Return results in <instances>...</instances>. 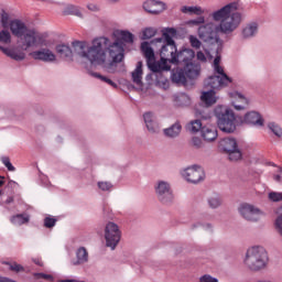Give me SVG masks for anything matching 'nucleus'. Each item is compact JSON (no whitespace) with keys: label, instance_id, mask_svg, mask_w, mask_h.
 I'll return each instance as SVG.
<instances>
[{"label":"nucleus","instance_id":"nucleus-1","mask_svg":"<svg viewBox=\"0 0 282 282\" xmlns=\"http://www.w3.org/2000/svg\"><path fill=\"white\" fill-rule=\"evenodd\" d=\"M124 43H133V34L129 31H120L119 39L111 42L108 37H97L91 44L85 41H74L72 43L75 53L80 58H86L91 65H105L107 63V52L111 63H122L124 61Z\"/></svg>","mask_w":282,"mask_h":282},{"label":"nucleus","instance_id":"nucleus-2","mask_svg":"<svg viewBox=\"0 0 282 282\" xmlns=\"http://www.w3.org/2000/svg\"><path fill=\"white\" fill-rule=\"evenodd\" d=\"M237 10H239V3L230 2L212 12L210 18L214 22H207L198 28L200 41L215 45L220 41L219 34L230 35L236 30H239V26L246 19V14Z\"/></svg>","mask_w":282,"mask_h":282},{"label":"nucleus","instance_id":"nucleus-3","mask_svg":"<svg viewBox=\"0 0 282 282\" xmlns=\"http://www.w3.org/2000/svg\"><path fill=\"white\" fill-rule=\"evenodd\" d=\"M175 34H177V30L167 28L163 30V37L154 40L155 43H164L161 46L160 57L161 65H163L165 72L171 70V65H169V63L173 64V58H175L177 54V45H175V40H173Z\"/></svg>","mask_w":282,"mask_h":282},{"label":"nucleus","instance_id":"nucleus-4","mask_svg":"<svg viewBox=\"0 0 282 282\" xmlns=\"http://www.w3.org/2000/svg\"><path fill=\"white\" fill-rule=\"evenodd\" d=\"M268 261L265 248L256 246L247 250L243 263L251 272H261V270H265Z\"/></svg>","mask_w":282,"mask_h":282},{"label":"nucleus","instance_id":"nucleus-5","mask_svg":"<svg viewBox=\"0 0 282 282\" xmlns=\"http://www.w3.org/2000/svg\"><path fill=\"white\" fill-rule=\"evenodd\" d=\"M214 112L217 118V127L223 133H235L237 131L239 121H237V116L232 109L228 106H217Z\"/></svg>","mask_w":282,"mask_h":282},{"label":"nucleus","instance_id":"nucleus-6","mask_svg":"<svg viewBox=\"0 0 282 282\" xmlns=\"http://www.w3.org/2000/svg\"><path fill=\"white\" fill-rule=\"evenodd\" d=\"M214 72L217 75H212L205 79V87L208 89H224L232 83V78L229 77L221 65L214 66Z\"/></svg>","mask_w":282,"mask_h":282},{"label":"nucleus","instance_id":"nucleus-7","mask_svg":"<svg viewBox=\"0 0 282 282\" xmlns=\"http://www.w3.org/2000/svg\"><path fill=\"white\" fill-rule=\"evenodd\" d=\"M122 238V231H120V227L116 223H108L105 227V240L107 248L115 250L118 248V243H120V239Z\"/></svg>","mask_w":282,"mask_h":282},{"label":"nucleus","instance_id":"nucleus-8","mask_svg":"<svg viewBox=\"0 0 282 282\" xmlns=\"http://www.w3.org/2000/svg\"><path fill=\"white\" fill-rule=\"evenodd\" d=\"M219 148L221 151L228 154V159L230 162H237L241 160V150H239V145L237 144V140L234 138H225L220 140Z\"/></svg>","mask_w":282,"mask_h":282},{"label":"nucleus","instance_id":"nucleus-9","mask_svg":"<svg viewBox=\"0 0 282 282\" xmlns=\"http://www.w3.org/2000/svg\"><path fill=\"white\" fill-rule=\"evenodd\" d=\"M238 212L240 217L246 219V221H259L261 219V215H263L259 207L248 203L240 204Z\"/></svg>","mask_w":282,"mask_h":282},{"label":"nucleus","instance_id":"nucleus-10","mask_svg":"<svg viewBox=\"0 0 282 282\" xmlns=\"http://www.w3.org/2000/svg\"><path fill=\"white\" fill-rule=\"evenodd\" d=\"M155 194L161 204H173V189L169 182L159 181L155 185Z\"/></svg>","mask_w":282,"mask_h":282},{"label":"nucleus","instance_id":"nucleus-11","mask_svg":"<svg viewBox=\"0 0 282 282\" xmlns=\"http://www.w3.org/2000/svg\"><path fill=\"white\" fill-rule=\"evenodd\" d=\"M182 176L186 182H189V184H199V182H204L206 180V173L204 172V169L202 166H189L183 170Z\"/></svg>","mask_w":282,"mask_h":282},{"label":"nucleus","instance_id":"nucleus-12","mask_svg":"<svg viewBox=\"0 0 282 282\" xmlns=\"http://www.w3.org/2000/svg\"><path fill=\"white\" fill-rule=\"evenodd\" d=\"M194 58L195 51L193 48H182L178 52L176 51V56L172 58V65H181V63L188 65Z\"/></svg>","mask_w":282,"mask_h":282},{"label":"nucleus","instance_id":"nucleus-13","mask_svg":"<svg viewBox=\"0 0 282 282\" xmlns=\"http://www.w3.org/2000/svg\"><path fill=\"white\" fill-rule=\"evenodd\" d=\"M143 10L149 14H161L166 10V3L160 0H147L143 2Z\"/></svg>","mask_w":282,"mask_h":282},{"label":"nucleus","instance_id":"nucleus-14","mask_svg":"<svg viewBox=\"0 0 282 282\" xmlns=\"http://www.w3.org/2000/svg\"><path fill=\"white\" fill-rule=\"evenodd\" d=\"M257 34H259V22L254 21L246 23L240 33L243 41H250V39L257 37Z\"/></svg>","mask_w":282,"mask_h":282},{"label":"nucleus","instance_id":"nucleus-15","mask_svg":"<svg viewBox=\"0 0 282 282\" xmlns=\"http://www.w3.org/2000/svg\"><path fill=\"white\" fill-rule=\"evenodd\" d=\"M20 39L22 41V50H30V47H34L36 45L41 36L37 35L36 31L29 29Z\"/></svg>","mask_w":282,"mask_h":282},{"label":"nucleus","instance_id":"nucleus-16","mask_svg":"<svg viewBox=\"0 0 282 282\" xmlns=\"http://www.w3.org/2000/svg\"><path fill=\"white\" fill-rule=\"evenodd\" d=\"M34 61H43L44 63H52L56 61V54L50 48H41L31 53Z\"/></svg>","mask_w":282,"mask_h":282},{"label":"nucleus","instance_id":"nucleus-17","mask_svg":"<svg viewBox=\"0 0 282 282\" xmlns=\"http://www.w3.org/2000/svg\"><path fill=\"white\" fill-rule=\"evenodd\" d=\"M9 28L11 30V34L17 36V39H22L25 31H28V25L20 19H14L10 21Z\"/></svg>","mask_w":282,"mask_h":282},{"label":"nucleus","instance_id":"nucleus-18","mask_svg":"<svg viewBox=\"0 0 282 282\" xmlns=\"http://www.w3.org/2000/svg\"><path fill=\"white\" fill-rule=\"evenodd\" d=\"M240 124H251V127H263V118L257 111L247 112Z\"/></svg>","mask_w":282,"mask_h":282},{"label":"nucleus","instance_id":"nucleus-19","mask_svg":"<svg viewBox=\"0 0 282 282\" xmlns=\"http://www.w3.org/2000/svg\"><path fill=\"white\" fill-rule=\"evenodd\" d=\"M143 120L145 122V127L149 133H160V123L158 122V119L155 118V115H153V112H145L143 115Z\"/></svg>","mask_w":282,"mask_h":282},{"label":"nucleus","instance_id":"nucleus-20","mask_svg":"<svg viewBox=\"0 0 282 282\" xmlns=\"http://www.w3.org/2000/svg\"><path fill=\"white\" fill-rule=\"evenodd\" d=\"M184 72L186 78H189V80H195V78H199V74L202 73V65L199 63H193L186 64L184 66Z\"/></svg>","mask_w":282,"mask_h":282},{"label":"nucleus","instance_id":"nucleus-21","mask_svg":"<svg viewBox=\"0 0 282 282\" xmlns=\"http://www.w3.org/2000/svg\"><path fill=\"white\" fill-rule=\"evenodd\" d=\"M89 261V252L85 247H80L76 251V260L72 261V265H85Z\"/></svg>","mask_w":282,"mask_h":282},{"label":"nucleus","instance_id":"nucleus-22","mask_svg":"<svg viewBox=\"0 0 282 282\" xmlns=\"http://www.w3.org/2000/svg\"><path fill=\"white\" fill-rule=\"evenodd\" d=\"M165 138H177L182 133V124L180 122L173 123L170 128L163 130Z\"/></svg>","mask_w":282,"mask_h":282},{"label":"nucleus","instance_id":"nucleus-23","mask_svg":"<svg viewBox=\"0 0 282 282\" xmlns=\"http://www.w3.org/2000/svg\"><path fill=\"white\" fill-rule=\"evenodd\" d=\"M0 51L6 54V56H9V58H12L13 61H25V53L23 52H17L14 50L0 46Z\"/></svg>","mask_w":282,"mask_h":282},{"label":"nucleus","instance_id":"nucleus-24","mask_svg":"<svg viewBox=\"0 0 282 282\" xmlns=\"http://www.w3.org/2000/svg\"><path fill=\"white\" fill-rule=\"evenodd\" d=\"M56 52L61 58H66L67 61H72L74 58V52L72 48L65 44H59L56 46Z\"/></svg>","mask_w":282,"mask_h":282},{"label":"nucleus","instance_id":"nucleus-25","mask_svg":"<svg viewBox=\"0 0 282 282\" xmlns=\"http://www.w3.org/2000/svg\"><path fill=\"white\" fill-rule=\"evenodd\" d=\"M215 90H216L215 88H210L209 90L204 91L200 96L202 102H205V105H207L208 107H210L212 105H215V102H217Z\"/></svg>","mask_w":282,"mask_h":282},{"label":"nucleus","instance_id":"nucleus-26","mask_svg":"<svg viewBox=\"0 0 282 282\" xmlns=\"http://www.w3.org/2000/svg\"><path fill=\"white\" fill-rule=\"evenodd\" d=\"M200 133H202V138L206 142H214V140H217V129L215 128L203 127Z\"/></svg>","mask_w":282,"mask_h":282},{"label":"nucleus","instance_id":"nucleus-27","mask_svg":"<svg viewBox=\"0 0 282 282\" xmlns=\"http://www.w3.org/2000/svg\"><path fill=\"white\" fill-rule=\"evenodd\" d=\"M141 52H143L148 63H153V61H155V52H153V48L149 42L141 43Z\"/></svg>","mask_w":282,"mask_h":282},{"label":"nucleus","instance_id":"nucleus-28","mask_svg":"<svg viewBox=\"0 0 282 282\" xmlns=\"http://www.w3.org/2000/svg\"><path fill=\"white\" fill-rule=\"evenodd\" d=\"M171 78L172 83H175L176 85H186V73L184 72V68L173 70Z\"/></svg>","mask_w":282,"mask_h":282},{"label":"nucleus","instance_id":"nucleus-29","mask_svg":"<svg viewBox=\"0 0 282 282\" xmlns=\"http://www.w3.org/2000/svg\"><path fill=\"white\" fill-rule=\"evenodd\" d=\"M235 98H238V100L241 104H236V101L232 102V107L235 108L236 111H243L249 105L248 98H246L241 93H235Z\"/></svg>","mask_w":282,"mask_h":282},{"label":"nucleus","instance_id":"nucleus-30","mask_svg":"<svg viewBox=\"0 0 282 282\" xmlns=\"http://www.w3.org/2000/svg\"><path fill=\"white\" fill-rule=\"evenodd\" d=\"M132 80L135 85H142V62L137 63V67L132 72Z\"/></svg>","mask_w":282,"mask_h":282},{"label":"nucleus","instance_id":"nucleus-31","mask_svg":"<svg viewBox=\"0 0 282 282\" xmlns=\"http://www.w3.org/2000/svg\"><path fill=\"white\" fill-rule=\"evenodd\" d=\"M29 221V215L18 214L11 217V224H14V226H23V224H28Z\"/></svg>","mask_w":282,"mask_h":282},{"label":"nucleus","instance_id":"nucleus-32","mask_svg":"<svg viewBox=\"0 0 282 282\" xmlns=\"http://www.w3.org/2000/svg\"><path fill=\"white\" fill-rule=\"evenodd\" d=\"M207 204L213 209L219 208L223 204L221 196H219V194H213L207 198Z\"/></svg>","mask_w":282,"mask_h":282},{"label":"nucleus","instance_id":"nucleus-33","mask_svg":"<svg viewBox=\"0 0 282 282\" xmlns=\"http://www.w3.org/2000/svg\"><path fill=\"white\" fill-rule=\"evenodd\" d=\"M187 131H189V133H198V131L202 132V129H204V127H202V120L196 119L194 121H191L187 126H186Z\"/></svg>","mask_w":282,"mask_h":282},{"label":"nucleus","instance_id":"nucleus-34","mask_svg":"<svg viewBox=\"0 0 282 282\" xmlns=\"http://www.w3.org/2000/svg\"><path fill=\"white\" fill-rule=\"evenodd\" d=\"M181 12L183 14H204V9L202 7H182Z\"/></svg>","mask_w":282,"mask_h":282},{"label":"nucleus","instance_id":"nucleus-35","mask_svg":"<svg viewBox=\"0 0 282 282\" xmlns=\"http://www.w3.org/2000/svg\"><path fill=\"white\" fill-rule=\"evenodd\" d=\"M156 34H158V29L149 26L142 31V39L143 41H147L149 39H153V36H155Z\"/></svg>","mask_w":282,"mask_h":282},{"label":"nucleus","instance_id":"nucleus-36","mask_svg":"<svg viewBox=\"0 0 282 282\" xmlns=\"http://www.w3.org/2000/svg\"><path fill=\"white\" fill-rule=\"evenodd\" d=\"M91 76H94V78H99V80L107 83V85H110V87H113L115 89H116V87H118L117 83L111 80L109 77H105V76L100 75V73H93Z\"/></svg>","mask_w":282,"mask_h":282},{"label":"nucleus","instance_id":"nucleus-37","mask_svg":"<svg viewBox=\"0 0 282 282\" xmlns=\"http://www.w3.org/2000/svg\"><path fill=\"white\" fill-rule=\"evenodd\" d=\"M278 218L275 219V228L282 237V206L276 210Z\"/></svg>","mask_w":282,"mask_h":282},{"label":"nucleus","instance_id":"nucleus-38","mask_svg":"<svg viewBox=\"0 0 282 282\" xmlns=\"http://www.w3.org/2000/svg\"><path fill=\"white\" fill-rule=\"evenodd\" d=\"M12 41V35L10 34L9 31H1L0 32V43H11Z\"/></svg>","mask_w":282,"mask_h":282},{"label":"nucleus","instance_id":"nucleus-39","mask_svg":"<svg viewBox=\"0 0 282 282\" xmlns=\"http://www.w3.org/2000/svg\"><path fill=\"white\" fill-rule=\"evenodd\" d=\"M6 265H9V270H11V272H23L25 269L23 268V265L17 263V262H13V263H10V262H4Z\"/></svg>","mask_w":282,"mask_h":282},{"label":"nucleus","instance_id":"nucleus-40","mask_svg":"<svg viewBox=\"0 0 282 282\" xmlns=\"http://www.w3.org/2000/svg\"><path fill=\"white\" fill-rule=\"evenodd\" d=\"M269 129L276 135V138H282V129L276 123H269Z\"/></svg>","mask_w":282,"mask_h":282},{"label":"nucleus","instance_id":"nucleus-41","mask_svg":"<svg viewBox=\"0 0 282 282\" xmlns=\"http://www.w3.org/2000/svg\"><path fill=\"white\" fill-rule=\"evenodd\" d=\"M56 221H58V219L52 217V216H47L44 218V228H54V226H56Z\"/></svg>","mask_w":282,"mask_h":282},{"label":"nucleus","instance_id":"nucleus-42","mask_svg":"<svg viewBox=\"0 0 282 282\" xmlns=\"http://www.w3.org/2000/svg\"><path fill=\"white\" fill-rule=\"evenodd\" d=\"M148 67L149 69H151V72H160V69H164V65H162V62L160 63V65L155 64V61L153 62H148Z\"/></svg>","mask_w":282,"mask_h":282},{"label":"nucleus","instance_id":"nucleus-43","mask_svg":"<svg viewBox=\"0 0 282 282\" xmlns=\"http://www.w3.org/2000/svg\"><path fill=\"white\" fill-rule=\"evenodd\" d=\"M189 43L195 50H199V47H202V41H199L197 36L189 35Z\"/></svg>","mask_w":282,"mask_h":282},{"label":"nucleus","instance_id":"nucleus-44","mask_svg":"<svg viewBox=\"0 0 282 282\" xmlns=\"http://www.w3.org/2000/svg\"><path fill=\"white\" fill-rule=\"evenodd\" d=\"M34 279L37 281L41 279H44L45 281H54V276L52 274H46V273H33Z\"/></svg>","mask_w":282,"mask_h":282},{"label":"nucleus","instance_id":"nucleus-45","mask_svg":"<svg viewBox=\"0 0 282 282\" xmlns=\"http://www.w3.org/2000/svg\"><path fill=\"white\" fill-rule=\"evenodd\" d=\"M204 23H206V18H204V15L188 21V25H204Z\"/></svg>","mask_w":282,"mask_h":282},{"label":"nucleus","instance_id":"nucleus-46","mask_svg":"<svg viewBox=\"0 0 282 282\" xmlns=\"http://www.w3.org/2000/svg\"><path fill=\"white\" fill-rule=\"evenodd\" d=\"M97 185L98 188L104 192L111 191V188H113V185L110 182H98Z\"/></svg>","mask_w":282,"mask_h":282},{"label":"nucleus","instance_id":"nucleus-47","mask_svg":"<svg viewBox=\"0 0 282 282\" xmlns=\"http://www.w3.org/2000/svg\"><path fill=\"white\" fill-rule=\"evenodd\" d=\"M269 199L271 202H282V192H271L269 193Z\"/></svg>","mask_w":282,"mask_h":282},{"label":"nucleus","instance_id":"nucleus-48","mask_svg":"<svg viewBox=\"0 0 282 282\" xmlns=\"http://www.w3.org/2000/svg\"><path fill=\"white\" fill-rule=\"evenodd\" d=\"M1 162H2V164H4V166L8 169V171H17L14 165H12V163L10 162V158L3 156L1 159Z\"/></svg>","mask_w":282,"mask_h":282},{"label":"nucleus","instance_id":"nucleus-49","mask_svg":"<svg viewBox=\"0 0 282 282\" xmlns=\"http://www.w3.org/2000/svg\"><path fill=\"white\" fill-rule=\"evenodd\" d=\"M198 282H219V280L210 274H205L199 278Z\"/></svg>","mask_w":282,"mask_h":282},{"label":"nucleus","instance_id":"nucleus-50","mask_svg":"<svg viewBox=\"0 0 282 282\" xmlns=\"http://www.w3.org/2000/svg\"><path fill=\"white\" fill-rule=\"evenodd\" d=\"M1 25H2V28H10V15L8 13L2 14Z\"/></svg>","mask_w":282,"mask_h":282},{"label":"nucleus","instance_id":"nucleus-51","mask_svg":"<svg viewBox=\"0 0 282 282\" xmlns=\"http://www.w3.org/2000/svg\"><path fill=\"white\" fill-rule=\"evenodd\" d=\"M192 144L193 147H195V149H202V147H204V142H202V139H199V137H194L192 139Z\"/></svg>","mask_w":282,"mask_h":282},{"label":"nucleus","instance_id":"nucleus-52","mask_svg":"<svg viewBox=\"0 0 282 282\" xmlns=\"http://www.w3.org/2000/svg\"><path fill=\"white\" fill-rule=\"evenodd\" d=\"M87 9L90 10V12H99L100 6H98L97 3H88Z\"/></svg>","mask_w":282,"mask_h":282},{"label":"nucleus","instance_id":"nucleus-53","mask_svg":"<svg viewBox=\"0 0 282 282\" xmlns=\"http://www.w3.org/2000/svg\"><path fill=\"white\" fill-rule=\"evenodd\" d=\"M196 58L197 61H202V63H206V55L202 51L197 52Z\"/></svg>","mask_w":282,"mask_h":282},{"label":"nucleus","instance_id":"nucleus-54","mask_svg":"<svg viewBox=\"0 0 282 282\" xmlns=\"http://www.w3.org/2000/svg\"><path fill=\"white\" fill-rule=\"evenodd\" d=\"M273 180L275 182H282V169L280 170V173L273 176Z\"/></svg>","mask_w":282,"mask_h":282},{"label":"nucleus","instance_id":"nucleus-55","mask_svg":"<svg viewBox=\"0 0 282 282\" xmlns=\"http://www.w3.org/2000/svg\"><path fill=\"white\" fill-rule=\"evenodd\" d=\"M221 63V56L217 55L214 59V66L219 65Z\"/></svg>","mask_w":282,"mask_h":282},{"label":"nucleus","instance_id":"nucleus-56","mask_svg":"<svg viewBox=\"0 0 282 282\" xmlns=\"http://www.w3.org/2000/svg\"><path fill=\"white\" fill-rule=\"evenodd\" d=\"M57 282H85V281H78L76 279H66V280H58Z\"/></svg>","mask_w":282,"mask_h":282},{"label":"nucleus","instance_id":"nucleus-57","mask_svg":"<svg viewBox=\"0 0 282 282\" xmlns=\"http://www.w3.org/2000/svg\"><path fill=\"white\" fill-rule=\"evenodd\" d=\"M33 261L35 265H40V268H43V261H41L40 259H35Z\"/></svg>","mask_w":282,"mask_h":282},{"label":"nucleus","instance_id":"nucleus-58","mask_svg":"<svg viewBox=\"0 0 282 282\" xmlns=\"http://www.w3.org/2000/svg\"><path fill=\"white\" fill-rule=\"evenodd\" d=\"M12 202H14V197L9 196L6 200V204H12Z\"/></svg>","mask_w":282,"mask_h":282},{"label":"nucleus","instance_id":"nucleus-59","mask_svg":"<svg viewBox=\"0 0 282 282\" xmlns=\"http://www.w3.org/2000/svg\"><path fill=\"white\" fill-rule=\"evenodd\" d=\"M75 14H76V17L83 18V13L78 10L75 12Z\"/></svg>","mask_w":282,"mask_h":282},{"label":"nucleus","instance_id":"nucleus-60","mask_svg":"<svg viewBox=\"0 0 282 282\" xmlns=\"http://www.w3.org/2000/svg\"><path fill=\"white\" fill-rule=\"evenodd\" d=\"M108 1V3H118V1H120V0H107Z\"/></svg>","mask_w":282,"mask_h":282},{"label":"nucleus","instance_id":"nucleus-61","mask_svg":"<svg viewBox=\"0 0 282 282\" xmlns=\"http://www.w3.org/2000/svg\"><path fill=\"white\" fill-rule=\"evenodd\" d=\"M197 226H199V224H194V225L192 226V230H195V228H197Z\"/></svg>","mask_w":282,"mask_h":282},{"label":"nucleus","instance_id":"nucleus-62","mask_svg":"<svg viewBox=\"0 0 282 282\" xmlns=\"http://www.w3.org/2000/svg\"><path fill=\"white\" fill-rule=\"evenodd\" d=\"M208 118H210V116H205V117H203V120H208Z\"/></svg>","mask_w":282,"mask_h":282},{"label":"nucleus","instance_id":"nucleus-63","mask_svg":"<svg viewBox=\"0 0 282 282\" xmlns=\"http://www.w3.org/2000/svg\"><path fill=\"white\" fill-rule=\"evenodd\" d=\"M41 1H44L46 3H52V0H41Z\"/></svg>","mask_w":282,"mask_h":282},{"label":"nucleus","instance_id":"nucleus-64","mask_svg":"<svg viewBox=\"0 0 282 282\" xmlns=\"http://www.w3.org/2000/svg\"><path fill=\"white\" fill-rule=\"evenodd\" d=\"M4 182L3 181H0V187L3 186Z\"/></svg>","mask_w":282,"mask_h":282}]
</instances>
